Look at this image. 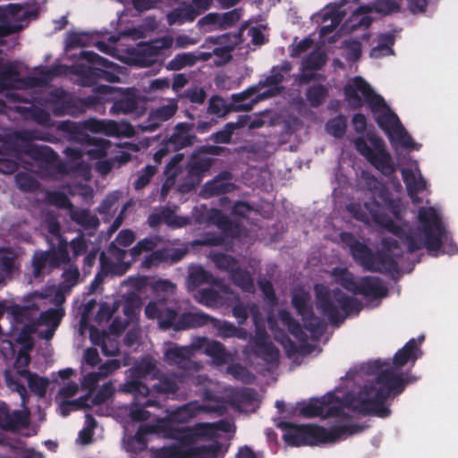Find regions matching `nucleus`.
I'll return each mask as SVG.
<instances>
[{
	"mask_svg": "<svg viewBox=\"0 0 458 458\" xmlns=\"http://www.w3.org/2000/svg\"><path fill=\"white\" fill-rule=\"evenodd\" d=\"M380 208L381 205L376 199L366 201L363 206L360 203H350L347 206V210L359 221L368 222L371 216L377 225L396 236L410 253L424 247L428 251L441 249L446 230L433 207L419 209L418 217L421 226H410L408 224L398 225L388 215L382 213Z\"/></svg>",
	"mask_w": 458,
	"mask_h": 458,
	"instance_id": "1",
	"label": "nucleus"
},
{
	"mask_svg": "<svg viewBox=\"0 0 458 458\" xmlns=\"http://www.w3.org/2000/svg\"><path fill=\"white\" fill-rule=\"evenodd\" d=\"M364 98L378 127L384 131L390 141H397L404 148H411L413 140L403 126L397 114L386 103L384 98L377 94L371 86L360 76L352 79V83L344 87V94L351 109L358 110L363 106Z\"/></svg>",
	"mask_w": 458,
	"mask_h": 458,
	"instance_id": "2",
	"label": "nucleus"
},
{
	"mask_svg": "<svg viewBox=\"0 0 458 458\" xmlns=\"http://www.w3.org/2000/svg\"><path fill=\"white\" fill-rule=\"evenodd\" d=\"M341 407L330 406L325 415L327 417L340 416L341 419L329 429L314 424L297 425L292 422L281 421L277 428L284 432V441L291 446L318 445L320 444L335 443L339 439L359 434L365 427L351 421L347 415H343Z\"/></svg>",
	"mask_w": 458,
	"mask_h": 458,
	"instance_id": "3",
	"label": "nucleus"
},
{
	"mask_svg": "<svg viewBox=\"0 0 458 458\" xmlns=\"http://www.w3.org/2000/svg\"><path fill=\"white\" fill-rule=\"evenodd\" d=\"M181 306L178 301L169 298H159L149 301L144 310L148 319H157L159 328L173 329L175 332L198 328L199 311H185L179 314Z\"/></svg>",
	"mask_w": 458,
	"mask_h": 458,
	"instance_id": "4",
	"label": "nucleus"
},
{
	"mask_svg": "<svg viewBox=\"0 0 458 458\" xmlns=\"http://www.w3.org/2000/svg\"><path fill=\"white\" fill-rule=\"evenodd\" d=\"M317 307L330 323H342L352 313H359L362 304L357 299L336 288L330 290L324 284L315 285Z\"/></svg>",
	"mask_w": 458,
	"mask_h": 458,
	"instance_id": "5",
	"label": "nucleus"
},
{
	"mask_svg": "<svg viewBox=\"0 0 458 458\" xmlns=\"http://www.w3.org/2000/svg\"><path fill=\"white\" fill-rule=\"evenodd\" d=\"M200 408L193 403H186L177 407L171 411L166 418L157 420L150 429L152 431H159L163 437L185 441L191 437V431L189 428L177 427V424H182L190 421L196 417Z\"/></svg>",
	"mask_w": 458,
	"mask_h": 458,
	"instance_id": "6",
	"label": "nucleus"
},
{
	"mask_svg": "<svg viewBox=\"0 0 458 458\" xmlns=\"http://www.w3.org/2000/svg\"><path fill=\"white\" fill-rule=\"evenodd\" d=\"M92 66L83 68L81 72V81L82 86H94L98 81L107 82L119 81V65L108 59L99 55L91 50H82L79 55Z\"/></svg>",
	"mask_w": 458,
	"mask_h": 458,
	"instance_id": "7",
	"label": "nucleus"
},
{
	"mask_svg": "<svg viewBox=\"0 0 458 458\" xmlns=\"http://www.w3.org/2000/svg\"><path fill=\"white\" fill-rule=\"evenodd\" d=\"M98 100V98L94 96L75 98L62 88L51 90L46 97L47 106L55 116H77L89 108L96 107Z\"/></svg>",
	"mask_w": 458,
	"mask_h": 458,
	"instance_id": "8",
	"label": "nucleus"
},
{
	"mask_svg": "<svg viewBox=\"0 0 458 458\" xmlns=\"http://www.w3.org/2000/svg\"><path fill=\"white\" fill-rule=\"evenodd\" d=\"M93 90L96 93L94 97L98 98L97 106L112 102L110 114L113 115L129 114L139 107V97L133 89H127L122 92L112 86L98 85Z\"/></svg>",
	"mask_w": 458,
	"mask_h": 458,
	"instance_id": "9",
	"label": "nucleus"
},
{
	"mask_svg": "<svg viewBox=\"0 0 458 458\" xmlns=\"http://www.w3.org/2000/svg\"><path fill=\"white\" fill-rule=\"evenodd\" d=\"M50 245L49 250L35 251L32 256L31 264L35 277L45 275L47 269L49 273L54 268L67 265L71 260L66 240H60L56 248L52 242H50Z\"/></svg>",
	"mask_w": 458,
	"mask_h": 458,
	"instance_id": "10",
	"label": "nucleus"
},
{
	"mask_svg": "<svg viewBox=\"0 0 458 458\" xmlns=\"http://www.w3.org/2000/svg\"><path fill=\"white\" fill-rule=\"evenodd\" d=\"M383 251L375 255L373 261L374 268L378 270H370L378 273H397L399 272L398 259L403 255V250L398 241L392 237L382 239Z\"/></svg>",
	"mask_w": 458,
	"mask_h": 458,
	"instance_id": "11",
	"label": "nucleus"
},
{
	"mask_svg": "<svg viewBox=\"0 0 458 458\" xmlns=\"http://www.w3.org/2000/svg\"><path fill=\"white\" fill-rule=\"evenodd\" d=\"M292 68L293 65L289 61H284L280 65L273 66L270 74L263 81H259V87H270V89L259 94L252 99L250 104H242V106H240L238 108L242 109V111H250L254 104L280 93L283 87H279V85L284 81L285 75L289 74Z\"/></svg>",
	"mask_w": 458,
	"mask_h": 458,
	"instance_id": "12",
	"label": "nucleus"
},
{
	"mask_svg": "<svg viewBox=\"0 0 458 458\" xmlns=\"http://www.w3.org/2000/svg\"><path fill=\"white\" fill-rule=\"evenodd\" d=\"M368 395L360 391V397L353 399V407L363 415L376 416L378 418H387L391 414L390 408L386 404L389 398L382 391H369Z\"/></svg>",
	"mask_w": 458,
	"mask_h": 458,
	"instance_id": "13",
	"label": "nucleus"
},
{
	"mask_svg": "<svg viewBox=\"0 0 458 458\" xmlns=\"http://www.w3.org/2000/svg\"><path fill=\"white\" fill-rule=\"evenodd\" d=\"M310 301L311 296L308 292L299 290L293 293L291 302L297 314L301 317L305 329L311 334H321L320 321L314 313Z\"/></svg>",
	"mask_w": 458,
	"mask_h": 458,
	"instance_id": "14",
	"label": "nucleus"
},
{
	"mask_svg": "<svg viewBox=\"0 0 458 458\" xmlns=\"http://www.w3.org/2000/svg\"><path fill=\"white\" fill-rule=\"evenodd\" d=\"M376 382L379 386L377 387L372 384L365 385L363 393L369 395V391H382L386 396H395L404 391L407 384L402 374H397L390 369L381 370L376 377Z\"/></svg>",
	"mask_w": 458,
	"mask_h": 458,
	"instance_id": "15",
	"label": "nucleus"
},
{
	"mask_svg": "<svg viewBox=\"0 0 458 458\" xmlns=\"http://www.w3.org/2000/svg\"><path fill=\"white\" fill-rule=\"evenodd\" d=\"M30 13L21 4H8L0 5V37H5L21 30L19 21Z\"/></svg>",
	"mask_w": 458,
	"mask_h": 458,
	"instance_id": "16",
	"label": "nucleus"
},
{
	"mask_svg": "<svg viewBox=\"0 0 458 458\" xmlns=\"http://www.w3.org/2000/svg\"><path fill=\"white\" fill-rule=\"evenodd\" d=\"M340 240L349 248L350 254L357 264L367 271L378 270L372 267L375 259L373 251L366 244L357 240L352 233H341Z\"/></svg>",
	"mask_w": 458,
	"mask_h": 458,
	"instance_id": "17",
	"label": "nucleus"
},
{
	"mask_svg": "<svg viewBox=\"0 0 458 458\" xmlns=\"http://www.w3.org/2000/svg\"><path fill=\"white\" fill-rule=\"evenodd\" d=\"M369 140L375 148V153L369 158L368 162L385 176L393 175L396 171L395 165L392 156L386 148L383 140L372 134L369 136Z\"/></svg>",
	"mask_w": 458,
	"mask_h": 458,
	"instance_id": "18",
	"label": "nucleus"
},
{
	"mask_svg": "<svg viewBox=\"0 0 458 458\" xmlns=\"http://www.w3.org/2000/svg\"><path fill=\"white\" fill-rule=\"evenodd\" d=\"M195 350V343L191 346H174L169 348L165 353V360L170 365H175L183 370L199 371L200 365L191 360Z\"/></svg>",
	"mask_w": 458,
	"mask_h": 458,
	"instance_id": "19",
	"label": "nucleus"
},
{
	"mask_svg": "<svg viewBox=\"0 0 458 458\" xmlns=\"http://www.w3.org/2000/svg\"><path fill=\"white\" fill-rule=\"evenodd\" d=\"M14 155L18 160L21 159V154H24L34 161L40 162L45 165H51L55 163L58 155L51 147L47 145H38L30 142H25L19 146L18 149L14 150Z\"/></svg>",
	"mask_w": 458,
	"mask_h": 458,
	"instance_id": "20",
	"label": "nucleus"
},
{
	"mask_svg": "<svg viewBox=\"0 0 458 458\" xmlns=\"http://www.w3.org/2000/svg\"><path fill=\"white\" fill-rule=\"evenodd\" d=\"M30 424V413L26 411H11L8 405L0 402V428L14 432L27 428Z\"/></svg>",
	"mask_w": 458,
	"mask_h": 458,
	"instance_id": "21",
	"label": "nucleus"
},
{
	"mask_svg": "<svg viewBox=\"0 0 458 458\" xmlns=\"http://www.w3.org/2000/svg\"><path fill=\"white\" fill-rule=\"evenodd\" d=\"M193 128V123H177L166 140V145L175 151L193 146L195 142L199 141L196 134L192 132Z\"/></svg>",
	"mask_w": 458,
	"mask_h": 458,
	"instance_id": "22",
	"label": "nucleus"
},
{
	"mask_svg": "<svg viewBox=\"0 0 458 458\" xmlns=\"http://www.w3.org/2000/svg\"><path fill=\"white\" fill-rule=\"evenodd\" d=\"M195 348H204V353L210 357L216 366L225 365L232 359L231 352L217 340L199 337L195 342Z\"/></svg>",
	"mask_w": 458,
	"mask_h": 458,
	"instance_id": "23",
	"label": "nucleus"
},
{
	"mask_svg": "<svg viewBox=\"0 0 458 458\" xmlns=\"http://www.w3.org/2000/svg\"><path fill=\"white\" fill-rule=\"evenodd\" d=\"M185 249H160L152 251L142 262L145 268L157 267L161 263L174 264L182 259L186 255Z\"/></svg>",
	"mask_w": 458,
	"mask_h": 458,
	"instance_id": "24",
	"label": "nucleus"
},
{
	"mask_svg": "<svg viewBox=\"0 0 458 458\" xmlns=\"http://www.w3.org/2000/svg\"><path fill=\"white\" fill-rule=\"evenodd\" d=\"M388 289L382 280L377 276H363L358 284L355 294H360L373 300L381 299L387 295Z\"/></svg>",
	"mask_w": 458,
	"mask_h": 458,
	"instance_id": "25",
	"label": "nucleus"
},
{
	"mask_svg": "<svg viewBox=\"0 0 458 458\" xmlns=\"http://www.w3.org/2000/svg\"><path fill=\"white\" fill-rule=\"evenodd\" d=\"M19 269L18 254L10 247L0 248V284L12 279Z\"/></svg>",
	"mask_w": 458,
	"mask_h": 458,
	"instance_id": "26",
	"label": "nucleus"
},
{
	"mask_svg": "<svg viewBox=\"0 0 458 458\" xmlns=\"http://www.w3.org/2000/svg\"><path fill=\"white\" fill-rule=\"evenodd\" d=\"M170 47L166 40H155L143 44L138 52V62L143 66L149 67L157 62L161 51Z\"/></svg>",
	"mask_w": 458,
	"mask_h": 458,
	"instance_id": "27",
	"label": "nucleus"
},
{
	"mask_svg": "<svg viewBox=\"0 0 458 458\" xmlns=\"http://www.w3.org/2000/svg\"><path fill=\"white\" fill-rule=\"evenodd\" d=\"M416 339H410L400 350H398L393 358V365L396 369L404 367L411 362L414 365L416 360L421 356V351Z\"/></svg>",
	"mask_w": 458,
	"mask_h": 458,
	"instance_id": "28",
	"label": "nucleus"
},
{
	"mask_svg": "<svg viewBox=\"0 0 458 458\" xmlns=\"http://www.w3.org/2000/svg\"><path fill=\"white\" fill-rule=\"evenodd\" d=\"M254 352L257 356L263 359L266 362L274 363L278 360L279 351L271 343L267 340L265 332L259 333L254 339Z\"/></svg>",
	"mask_w": 458,
	"mask_h": 458,
	"instance_id": "29",
	"label": "nucleus"
},
{
	"mask_svg": "<svg viewBox=\"0 0 458 458\" xmlns=\"http://www.w3.org/2000/svg\"><path fill=\"white\" fill-rule=\"evenodd\" d=\"M199 316H201L202 319L199 320V325H198V327H202L210 324L212 327L217 331V336L224 339L233 337L235 326L233 323L226 320L218 319L201 310H199Z\"/></svg>",
	"mask_w": 458,
	"mask_h": 458,
	"instance_id": "30",
	"label": "nucleus"
},
{
	"mask_svg": "<svg viewBox=\"0 0 458 458\" xmlns=\"http://www.w3.org/2000/svg\"><path fill=\"white\" fill-rule=\"evenodd\" d=\"M81 140L89 148L85 149V152L92 159H99L106 157L110 148V141L103 138L83 135Z\"/></svg>",
	"mask_w": 458,
	"mask_h": 458,
	"instance_id": "31",
	"label": "nucleus"
},
{
	"mask_svg": "<svg viewBox=\"0 0 458 458\" xmlns=\"http://www.w3.org/2000/svg\"><path fill=\"white\" fill-rule=\"evenodd\" d=\"M248 115L240 116L236 123H227L222 130L214 132L208 136V141H213L216 144H229L232 141L233 134L235 130L246 125Z\"/></svg>",
	"mask_w": 458,
	"mask_h": 458,
	"instance_id": "32",
	"label": "nucleus"
},
{
	"mask_svg": "<svg viewBox=\"0 0 458 458\" xmlns=\"http://www.w3.org/2000/svg\"><path fill=\"white\" fill-rule=\"evenodd\" d=\"M402 177L411 199L413 201L419 200L418 194L423 191L427 186L425 179L421 175L416 177L413 171L409 168L402 169Z\"/></svg>",
	"mask_w": 458,
	"mask_h": 458,
	"instance_id": "33",
	"label": "nucleus"
},
{
	"mask_svg": "<svg viewBox=\"0 0 458 458\" xmlns=\"http://www.w3.org/2000/svg\"><path fill=\"white\" fill-rule=\"evenodd\" d=\"M199 16V13L189 3L183 2L167 14V21L170 25L192 22Z\"/></svg>",
	"mask_w": 458,
	"mask_h": 458,
	"instance_id": "34",
	"label": "nucleus"
},
{
	"mask_svg": "<svg viewBox=\"0 0 458 458\" xmlns=\"http://www.w3.org/2000/svg\"><path fill=\"white\" fill-rule=\"evenodd\" d=\"M71 219L82 227L84 230L96 231L99 226V219L93 215L89 209H72L70 213Z\"/></svg>",
	"mask_w": 458,
	"mask_h": 458,
	"instance_id": "35",
	"label": "nucleus"
},
{
	"mask_svg": "<svg viewBox=\"0 0 458 458\" xmlns=\"http://www.w3.org/2000/svg\"><path fill=\"white\" fill-rule=\"evenodd\" d=\"M238 105L234 110H240ZM233 110V104L227 102L218 95L212 96L208 100L207 113L217 118H225L231 111Z\"/></svg>",
	"mask_w": 458,
	"mask_h": 458,
	"instance_id": "36",
	"label": "nucleus"
},
{
	"mask_svg": "<svg viewBox=\"0 0 458 458\" xmlns=\"http://www.w3.org/2000/svg\"><path fill=\"white\" fill-rule=\"evenodd\" d=\"M230 278L234 285L239 287L242 292L253 293L255 292L254 280L249 270L236 267L232 271Z\"/></svg>",
	"mask_w": 458,
	"mask_h": 458,
	"instance_id": "37",
	"label": "nucleus"
},
{
	"mask_svg": "<svg viewBox=\"0 0 458 458\" xmlns=\"http://www.w3.org/2000/svg\"><path fill=\"white\" fill-rule=\"evenodd\" d=\"M221 450L219 442L186 448L187 458H217Z\"/></svg>",
	"mask_w": 458,
	"mask_h": 458,
	"instance_id": "38",
	"label": "nucleus"
},
{
	"mask_svg": "<svg viewBox=\"0 0 458 458\" xmlns=\"http://www.w3.org/2000/svg\"><path fill=\"white\" fill-rule=\"evenodd\" d=\"M278 317L281 323L287 327L289 333L293 337L300 342H307V334L303 331L299 321L289 311L281 310Z\"/></svg>",
	"mask_w": 458,
	"mask_h": 458,
	"instance_id": "39",
	"label": "nucleus"
},
{
	"mask_svg": "<svg viewBox=\"0 0 458 458\" xmlns=\"http://www.w3.org/2000/svg\"><path fill=\"white\" fill-rule=\"evenodd\" d=\"M278 317L281 323L287 327L289 333L293 337L300 342H307V334L303 331L299 321L289 311L281 310Z\"/></svg>",
	"mask_w": 458,
	"mask_h": 458,
	"instance_id": "40",
	"label": "nucleus"
},
{
	"mask_svg": "<svg viewBox=\"0 0 458 458\" xmlns=\"http://www.w3.org/2000/svg\"><path fill=\"white\" fill-rule=\"evenodd\" d=\"M213 164L210 157L202 156V154L196 149L191 156L188 168L189 173L192 175L199 176L205 172H208Z\"/></svg>",
	"mask_w": 458,
	"mask_h": 458,
	"instance_id": "41",
	"label": "nucleus"
},
{
	"mask_svg": "<svg viewBox=\"0 0 458 458\" xmlns=\"http://www.w3.org/2000/svg\"><path fill=\"white\" fill-rule=\"evenodd\" d=\"M335 281L343 288L355 294L359 282L354 275L346 267H335L332 271Z\"/></svg>",
	"mask_w": 458,
	"mask_h": 458,
	"instance_id": "42",
	"label": "nucleus"
},
{
	"mask_svg": "<svg viewBox=\"0 0 458 458\" xmlns=\"http://www.w3.org/2000/svg\"><path fill=\"white\" fill-rule=\"evenodd\" d=\"M20 375L27 379L28 386L31 392L38 395L39 397H44L47 394V389L49 384V381L46 377H38L36 374L31 373L28 369H22L19 371Z\"/></svg>",
	"mask_w": 458,
	"mask_h": 458,
	"instance_id": "43",
	"label": "nucleus"
},
{
	"mask_svg": "<svg viewBox=\"0 0 458 458\" xmlns=\"http://www.w3.org/2000/svg\"><path fill=\"white\" fill-rule=\"evenodd\" d=\"M64 315V308H49L39 314L37 323L39 326L53 327V330H55Z\"/></svg>",
	"mask_w": 458,
	"mask_h": 458,
	"instance_id": "44",
	"label": "nucleus"
},
{
	"mask_svg": "<svg viewBox=\"0 0 458 458\" xmlns=\"http://www.w3.org/2000/svg\"><path fill=\"white\" fill-rule=\"evenodd\" d=\"M328 95L327 88L321 84L317 83L310 86L305 92V97L310 106L317 108L322 106Z\"/></svg>",
	"mask_w": 458,
	"mask_h": 458,
	"instance_id": "45",
	"label": "nucleus"
},
{
	"mask_svg": "<svg viewBox=\"0 0 458 458\" xmlns=\"http://www.w3.org/2000/svg\"><path fill=\"white\" fill-rule=\"evenodd\" d=\"M257 399V393L252 388H242L234 392L230 397L232 407L242 410L243 406L250 405Z\"/></svg>",
	"mask_w": 458,
	"mask_h": 458,
	"instance_id": "46",
	"label": "nucleus"
},
{
	"mask_svg": "<svg viewBox=\"0 0 458 458\" xmlns=\"http://www.w3.org/2000/svg\"><path fill=\"white\" fill-rule=\"evenodd\" d=\"M361 178L363 180L364 188L372 194L374 199L387 197L388 190L377 179L375 175L367 172H362Z\"/></svg>",
	"mask_w": 458,
	"mask_h": 458,
	"instance_id": "47",
	"label": "nucleus"
},
{
	"mask_svg": "<svg viewBox=\"0 0 458 458\" xmlns=\"http://www.w3.org/2000/svg\"><path fill=\"white\" fill-rule=\"evenodd\" d=\"M233 226L228 230H225L222 234H207L202 240V244L208 246H220L224 244L225 237H231L236 239L240 236L241 227L239 224L233 223Z\"/></svg>",
	"mask_w": 458,
	"mask_h": 458,
	"instance_id": "48",
	"label": "nucleus"
},
{
	"mask_svg": "<svg viewBox=\"0 0 458 458\" xmlns=\"http://www.w3.org/2000/svg\"><path fill=\"white\" fill-rule=\"evenodd\" d=\"M342 20H343V14L335 7L331 8V9L326 11L325 13H323L322 21L324 22L330 21L331 23L329 25H324L320 28V30H319L320 36L325 37V36H327L328 34H330L331 32H333L338 27V25L341 23Z\"/></svg>",
	"mask_w": 458,
	"mask_h": 458,
	"instance_id": "49",
	"label": "nucleus"
},
{
	"mask_svg": "<svg viewBox=\"0 0 458 458\" xmlns=\"http://www.w3.org/2000/svg\"><path fill=\"white\" fill-rule=\"evenodd\" d=\"M119 391L131 394L135 399L147 397L150 392L148 386L139 379H131L124 382L120 386Z\"/></svg>",
	"mask_w": 458,
	"mask_h": 458,
	"instance_id": "50",
	"label": "nucleus"
},
{
	"mask_svg": "<svg viewBox=\"0 0 458 458\" xmlns=\"http://www.w3.org/2000/svg\"><path fill=\"white\" fill-rule=\"evenodd\" d=\"M394 44V38L390 34H383L379 37L378 44L370 50V56L379 58L382 56L393 55L392 47Z\"/></svg>",
	"mask_w": 458,
	"mask_h": 458,
	"instance_id": "51",
	"label": "nucleus"
},
{
	"mask_svg": "<svg viewBox=\"0 0 458 458\" xmlns=\"http://www.w3.org/2000/svg\"><path fill=\"white\" fill-rule=\"evenodd\" d=\"M199 60L198 56L191 52L177 54L167 64L171 71H180L187 66H193Z\"/></svg>",
	"mask_w": 458,
	"mask_h": 458,
	"instance_id": "52",
	"label": "nucleus"
},
{
	"mask_svg": "<svg viewBox=\"0 0 458 458\" xmlns=\"http://www.w3.org/2000/svg\"><path fill=\"white\" fill-rule=\"evenodd\" d=\"M329 403L325 397L322 400L312 399L309 403H305L300 410V414L307 417H318L324 414L325 406Z\"/></svg>",
	"mask_w": 458,
	"mask_h": 458,
	"instance_id": "53",
	"label": "nucleus"
},
{
	"mask_svg": "<svg viewBox=\"0 0 458 458\" xmlns=\"http://www.w3.org/2000/svg\"><path fill=\"white\" fill-rule=\"evenodd\" d=\"M163 223L172 228H182L190 224V219L186 216H180L170 208H164L162 210Z\"/></svg>",
	"mask_w": 458,
	"mask_h": 458,
	"instance_id": "54",
	"label": "nucleus"
},
{
	"mask_svg": "<svg viewBox=\"0 0 458 458\" xmlns=\"http://www.w3.org/2000/svg\"><path fill=\"white\" fill-rule=\"evenodd\" d=\"M326 127L329 134H331L333 137L336 139H341L344 137L346 131V118L344 115L339 114L335 118L329 120L327 123Z\"/></svg>",
	"mask_w": 458,
	"mask_h": 458,
	"instance_id": "55",
	"label": "nucleus"
},
{
	"mask_svg": "<svg viewBox=\"0 0 458 458\" xmlns=\"http://www.w3.org/2000/svg\"><path fill=\"white\" fill-rule=\"evenodd\" d=\"M119 308V301H114L112 304H109L108 302H102L96 314V321L98 324L107 322L113 317V315L118 310Z\"/></svg>",
	"mask_w": 458,
	"mask_h": 458,
	"instance_id": "56",
	"label": "nucleus"
},
{
	"mask_svg": "<svg viewBox=\"0 0 458 458\" xmlns=\"http://www.w3.org/2000/svg\"><path fill=\"white\" fill-rule=\"evenodd\" d=\"M153 389L158 394H174L179 390V386L174 378L163 377L153 386Z\"/></svg>",
	"mask_w": 458,
	"mask_h": 458,
	"instance_id": "57",
	"label": "nucleus"
},
{
	"mask_svg": "<svg viewBox=\"0 0 458 458\" xmlns=\"http://www.w3.org/2000/svg\"><path fill=\"white\" fill-rule=\"evenodd\" d=\"M18 188L25 192H32L38 190L39 183L31 175L26 173H18L15 176Z\"/></svg>",
	"mask_w": 458,
	"mask_h": 458,
	"instance_id": "58",
	"label": "nucleus"
},
{
	"mask_svg": "<svg viewBox=\"0 0 458 458\" xmlns=\"http://www.w3.org/2000/svg\"><path fill=\"white\" fill-rule=\"evenodd\" d=\"M157 171V166L152 165H148L142 168L133 182L134 189L139 191L146 187L150 182L151 178L156 174Z\"/></svg>",
	"mask_w": 458,
	"mask_h": 458,
	"instance_id": "59",
	"label": "nucleus"
},
{
	"mask_svg": "<svg viewBox=\"0 0 458 458\" xmlns=\"http://www.w3.org/2000/svg\"><path fill=\"white\" fill-rule=\"evenodd\" d=\"M213 261L217 268L227 271L230 275L233 269L238 267L236 259L225 253L215 254Z\"/></svg>",
	"mask_w": 458,
	"mask_h": 458,
	"instance_id": "60",
	"label": "nucleus"
},
{
	"mask_svg": "<svg viewBox=\"0 0 458 458\" xmlns=\"http://www.w3.org/2000/svg\"><path fill=\"white\" fill-rule=\"evenodd\" d=\"M379 200L384 203L396 220L402 219V213L404 208L400 199H394L391 192L388 191L387 197H382Z\"/></svg>",
	"mask_w": 458,
	"mask_h": 458,
	"instance_id": "61",
	"label": "nucleus"
},
{
	"mask_svg": "<svg viewBox=\"0 0 458 458\" xmlns=\"http://www.w3.org/2000/svg\"><path fill=\"white\" fill-rule=\"evenodd\" d=\"M154 458H187L186 448L176 445L163 446L156 450Z\"/></svg>",
	"mask_w": 458,
	"mask_h": 458,
	"instance_id": "62",
	"label": "nucleus"
},
{
	"mask_svg": "<svg viewBox=\"0 0 458 458\" xmlns=\"http://www.w3.org/2000/svg\"><path fill=\"white\" fill-rule=\"evenodd\" d=\"M226 372L232 375L235 379L244 383H250L254 376L249 369L240 363H233L227 367Z\"/></svg>",
	"mask_w": 458,
	"mask_h": 458,
	"instance_id": "63",
	"label": "nucleus"
},
{
	"mask_svg": "<svg viewBox=\"0 0 458 458\" xmlns=\"http://www.w3.org/2000/svg\"><path fill=\"white\" fill-rule=\"evenodd\" d=\"M326 64V55L321 52H311L303 61L305 70L315 71L320 69Z\"/></svg>",
	"mask_w": 458,
	"mask_h": 458,
	"instance_id": "64",
	"label": "nucleus"
}]
</instances>
